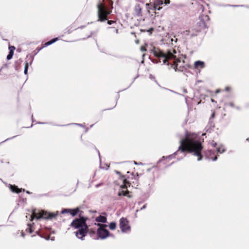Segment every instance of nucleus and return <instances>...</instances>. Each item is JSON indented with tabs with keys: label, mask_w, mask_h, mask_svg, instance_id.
<instances>
[{
	"label": "nucleus",
	"mask_w": 249,
	"mask_h": 249,
	"mask_svg": "<svg viewBox=\"0 0 249 249\" xmlns=\"http://www.w3.org/2000/svg\"><path fill=\"white\" fill-rule=\"evenodd\" d=\"M186 135L185 139L180 141V145L178 150L174 153V155H176L179 153H182L183 156L185 157V152L188 151L197 156V160H201L202 158L201 150L203 147L197 135L196 134L188 133H186Z\"/></svg>",
	"instance_id": "nucleus-1"
},
{
	"label": "nucleus",
	"mask_w": 249,
	"mask_h": 249,
	"mask_svg": "<svg viewBox=\"0 0 249 249\" xmlns=\"http://www.w3.org/2000/svg\"><path fill=\"white\" fill-rule=\"evenodd\" d=\"M87 218L80 217L79 218L74 219L71 223L70 226L77 231H75L76 236L81 239L84 240L87 235L89 227L86 224Z\"/></svg>",
	"instance_id": "nucleus-2"
},
{
	"label": "nucleus",
	"mask_w": 249,
	"mask_h": 249,
	"mask_svg": "<svg viewBox=\"0 0 249 249\" xmlns=\"http://www.w3.org/2000/svg\"><path fill=\"white\" fill-rule=\"evenodd\" d=\"M153 54L157 58L156 59V63H162V64L169 65L172 64V58H175L174 53H177V52L173 49H171L168 51L167 53H164L160 51L153 50L152 51Z\"/></svg>",
	"instance_id": "nucleus-3"
},
{
	"label": "nucleus",
	"mask_w": 249,
	"mask_h": 249,
	"mask_svg": "<svg viewBox=\"0 0 249 249\" xmlns=\"http://www.w3.org/2000/svg\"><path fill=\"white\" fill-rule=\"evenodd\" d=\"M113 2L112 0H102L97 4L98 16H108L112 12Z\"/></svg>",
	"instance_id": "nucleus-4"
},
{
	"label": "nucleus",
	"mask_w": 249,
	"mask_h": 249,
	"mask_svg": "<svg viewBox=\"0 0 249 249\" xmlns=\"http://www.w3.org/2000/svg\"><path fill=\"white\" fill-rule=\"evenodd\" d=\"M176 54L174 53L175 58H173L171 61L173 69L178 71L186 70L189 67L188 64L181 58H177Z\"/></svg>",
	"instance_id": "nucleus-5"
},
{
	"label": "nucleus",
	"mask_w": 249,
	"mask_h": 249,
	"mask_svg": "<svg viewBox=\"0 0 249 249\" xmlns=\"http://www.w3.org/2000/svg\"><path fill=\"white\" fill-rule=\"evenodd\" d=\"M170 2V0H157L156 3L154 4L153 7L151 3H147L146 4V8L148 14H151V16H153V13H157L156 12V9L160 10L161 8L160 7H159L160 5H162L163 3L165 4H169Z\"/></svg>",
	"instance_id": "nucleus-6"
},
{
	"label": "nucleus",
	"mask_w": 249,
	"mask_h": 249,
	"mask_svg": "<svg viewBox=\"0 0 249 249\" xmlns=\"http://www.w3.org/2000/svg\"><path fill=\"white\" fill-rule=\"evenodd\" d=\"M97 225L100 227L97 230V234L100 239H104L112 236V234H110L109 231L105 229L107 227V225L98 224Z\"/></svg>",
	"instance_id": "nucleus-7"
},
{
	"label": "nucleus",
	"mask_w": 249,
	"mask_h": 249,
	"mask_svg": "<svg viewBox=\"0 0 249 249\" xmlns=\"http://www.w3.org/2000/svg\"><path fill=\"white\" fill-rule=\"evenodd\" d=\"M56 214L53 213H48L47 212L42 211L40 213L38 216L37 215V214L35 213H33L32 216H31V220H32L35 217H36L37 219H39L40 218H43L45 219L47 218H52L54 217Z\"/></svg>",
	"instance_id": "nucleus-8"
},
{
	"label": "nucleus",
	"mask_w": 249,
	"mask_h": 249,
	"mask_svg": "<svg viewBox=\"0 0 249 249\" xmlns=\"http://www.w3.org/2000/svg\"><path fill=\"white\" fill-rule=\"evenodd\" d=\"M123 183L124 184L121 186V190L119 192L118 196H126L129 198L131 197V196L129 194V192L126 190V185H128L129 186H130V183L128 181H127L126 179H124Z\"/></svg>",
	"instance_id": "nucleus-9"
},
{
	"label": "nucleus",
	"mask_w": 249,
	"mask_h": 249,
	"mask_svg": "<svg viewBox=\"0 0 249 249\" xmlns=\"http://www.w3.org/2000/svg\"><path fill=\"white\" fill-rule=\"evenodd\" d=\"M120 228L123 232H127L130 231V227L128 225L127 220L122 217L120 220Z\"/></svg>",
	"instance_id": "nucleus-10"
},
{
	"label": "nucleus",
	"mask_w": 249,
	"mask_h": 249,
	"mask_svg": "<svg viewBox=\"0 0 249 249\" xmlns=\"http://www.w3.org/2000/svg\"><path fill=\"white\" fill-rule=\"evenodd\" d=\"M198 10V14L200 15V16H208V14L210 13V11L209 10V8H208L207 9L202 4H198L197 5Z\"/></svg>",
	"instance_id": "nucleus-11"
},
{
	"label": "nucleus",
	"mask_w": 249,
	"mask_h": 249,
	"mask_svg": "<svg viewBox=\"0 0 249 249\" xmlns=\"http://www.w3.org/2000/svg\"><path fill=\"white\" fill-rule=\"evenodd\" d=\"M205 155L206 159L212 160L213 161L216 160L217 156H215L214 153L211 150L205 151Z\"/></svg>",
	"instance_id": "nucleus-12"
},
{
	"label": "nucleus",
	"mask_w": 249,
	"mask_h": 249,
	"mask_svg": "<svg viewBox=\"0 0 249 249\" xmlns=\"http://www.w3.org/2000/svg\"><path fill=\"white\" fill-rule=\"evenodd\" d=\"M206 28V25L204 20L201 19L196 24V29L197 32H200L201 30Z\"/></svg>",
	"instance_id": "nucleus-13"
},
{
	"label": "nucleus",
	"mask_w": 249,
	"mask_h": 249,
	"mask_svg": "<svg viewBox=\"0 0 249 249\" xmlns=\"http://www.w3.org/2000/svg\"><path fill=\"white\" fill-rule=\"evenodd\" d=\"M95 221L97 222L101 223H106L107 221V218L106 216L99 215L95 218Z\"/></svg>",
	"instance_id": "nucleus-14"
},
{
	"label": "nucleus",
	"mask_w": 249,
	"mask_h": 249,
	"mask_svg": "<svg viewBox=\"0 0 249 249\" xmlns=\"http://www.w3.org/2000/svg\"><path fill=\"white\" fill-rule=\"evenodd\" d=\"M195 68H203L205 66L204 62L201 61H197L194 64Z\"/></svg>",
	"instance_id": "nucleus-15"
},
{
	"label": "nucleus",
	"mask_w": 249,
	"mask_h": 249,
	"mask_svg": "<svg viewBox=\"0 0 249 249\" xmlns=\"http://www.w3.org/2000/svg\"><path fill=\"white\" fill-rule=\"evenodd\" d=\"M107 17H99L98 20L103 21H104L106 20H107V23L109 25L115 22V20H108L107 18Z\"/></svg>",
	"instance_id": "nucleus-16"
},
{
	"label": "nucleus",
	"mask_w": 249,
	"mask_h": 249,
	"mask_svg": "<svg viewBox=\"0 0 249 249\" xmlns=\"http://www.w3.org/2000/svg\"><path fill=\"white\" fill-rule=\"evenodd\" d=\"M80 212V210L78 208H76L74 209H71L70 213L72 216H74Z\"/></svg>",
	"instance_id": "nucleus-17"
},
{
	"label": "nucleus",
	"mask_w": 249,
	"mask_h": 249,
	"mask_svg": "<svg viewBox=\"0 0 249 249\" xmlns=\"http://www.w3.org/2000/svg\"><path fill=\"white\" fill-rule=\"evenodd\" d=\"M10 189L13 192L18 193L21 191V189H18L16 186L10 185Z\"/></svg>",
	"instance_id": "nucleus-18"
},
{
	"label": "nucleus",
	"mask_w": 249,
	"mask_h": 249,
	"mask_svg": "<svg viewBox=\"0 0 249 249\" xmlns=\"http://www.w3.org/2000/svg\"><path fill=\"white\" fill-rule=\"evenodd\" d=\"M57 40V38H53V39L51 40L50 41L46 42L45 43L44 45H45V46H49V45L53 43L54 42H55Z\"/></svg>",
	"instance_id": "nucleus-19"
},
{
	"label": "nucleus",
	"mask_w": 249,
	"mask_h": 249,
	"mask_svg": "<svg viewBox=\"0 0 249 249\" xmlns=\"http://www.w3.org/2000/svg\"><path fill=\"white\" fill-rule=\"evenodd\" d=\"M109 227L110 229L113 230L116 229V224L115 222H111L109 225Z\"/></svg>",
	"instance_id": "nucleus-20"
},
{
	"label": "nucleus",
	"mask_w": 249,
	"mask_h": 249,
	"mask_svg": "<svg viewBox=\"0 0 249 249\" xmlns=\"http://www.w3.org/2000/svg\"><path fill=\"white\" fill-rule=\"evenodd\" d=\"M217 151L218 152L220 153H222L225 151V149L224 148L223 146H221L217 148Z\"/></svg>",
	"instance_id": "nucleus-21"
},
{
	"label": "nucleus",
	"mask_w": 249,
	"mask_h": 249,
	"mask_svg": "<svg viewBox=\"0 0 249 249\" xmlns=\"http://www.w3.org/2000/svg\"><path fill=\"white\" fill-rule=\"evenodd\" d=\"M13 54L14 53L12 51H9V54L7 56V60H10L12 58Z\"/></svg>",
	"instance_id": "nucleus-22"
},
{
	"label": "nucleus",
	"mask_w": 249,
	"mask_h": 249,
	"mask_svg": "<svg viewBox=\"0 0 249 249\" xmlns=\"http://www.w3.org/2000/svg\"><path fill=\"white\" fill-rule=\"evenodd\" d=\"M29 63L28 62H26L25 63V69H24V72L25 74H26L27 73V71H28V67H29Z\"/></svg>",
	"instance_id": "nucleus-23"
},
{
	"label": "nucleus",
	"mask_w": 249,
	"mask_h": 249,
	"mask_svg": "<svg viewBox=\"0 0 249 249\" xmlns=\"http://www.w3.org/2000/svg\"><path fill=\"white\" fill-rule=\"evenodd\" d=\"M71 209H64L63 210H62V213H70V212H71Z\"/></svg>",
	"instance_id": "nucleus-24"
},
{
	"label": "nucleus",
	"mask_w": 249,
	"mask_h": 249,
	"mask_svg": "<svg viewBox=\"0 0 249 249\" xmlns=\"http://www.w3.org/2000/svg\"><path fill=\"white\" fill-rule=\"evenodd\" d=\"M28 226H29V227L26 230V231H27L29 232L30 233H31L33 232L29 224H28Z\"/></svg>",
	"instance_id": "nucleus-25"
},
{
	"label": "nucleus",
	"mask_w": 249,
	"mask_h": 249,
	"mask_svg": "<svg viewBox=\"0 0 249 249\" xmlns=\"http://www.w3.org/2000/svg\"><path fill=\"white\" fill-rule=\"evenodd\" d=\"M9 49L10 51H12L13 52V53H14V51L15 49V47L14 46H9Z\"/></svg>",
	"instance_id": "nucleus-26"
},
{
	"label": "nucleus",
	"mask_w": 249,
	"mask_h": 249,
	"mask_svg": "<svg viewBox=\"0 0 249 249\" xmlns=\"http://www.w3.org/2000/svg\"><path fill=\"white\" fill-rule=\"evenodd\" d=\"M136 9L137 10H139V12L138 13L139 14H142V13L141 12V9L140 8V7L139 6V5H138V6H136Z\"/></svg>",
	"instance_id": "nucleus-27"
},
{
	"label": "nucleus",
	"mask_w": 249,
	"mask_h": 249,
	"mask_svg": "<svg viewBox=\"0 0 249 249\" xmlns=\"http://www.w3.org/2000/svg\"><path fill=\"white\" fill-rule=\"evenodd\" d=\"M141 50L142 52H145V51H146V49L144 46H142L141 47Z\"/></svg>",
	"instance_id": "nucleus-28"
},
{
	"label": "nucleus",
	"mask_w": 249,
	"mask_h": 249,
	"mask_svg": "<svg viewBox=\"0 0 249 249\" xmlns=\"http://www.w3.org/2000/svg\"><path fill=\"white\" fill-rule=\"evenodd\" d=\"M211 145L213 146V147H215L216 145V143L213 141L211 143Z\"/></svg>",
	"instance_id": "nucleus-29"
},
{
	"label": "nucleus",
	"mask_w": 249,
	"mask_h": 249,
	"mask_svg": "<svg viewBox=\"0 0 249 249\" xmlns=\"http://www.w3.org/2000/svg\"><path fill=\"white\" fill-rule=\"evenodd\" d=\"M173 156V155H171L168 157H166V158L167 159H171Z\"/></svg>",
	"instance_id": "nucleus-30"
},
{
	"label": "nucleus",
	"mask_w": 249,
	"mask_h": 249,
	"mask_svg": "<svg viewBox=\"0 0 249 249\" xmlns=\"http://www.w3.org/2000/svg\"><path fill=\"white\" fill-rule=\"evenodd\" d=\"M101 184H102L99 183V184H96L95 186H96V188H98V187H99V186H100L101 185Z\"/></svg>",
	"instance_id": "nucleus-31"
},
{
	"label": "nucleus",
	"mask_w": 249,
	"mask_h": 249,
	"mask_svg": "<svg viewBox=\"0 0 249 249\" xmlns=\"http://www.w3.org/2000/svg\"><path fill=\"white\" fill-rule=\"evenodd\" d=\"M145 208H146V205H143V206H142V207L141 208V210H142V209H145Z\"/></svg>",
	"instance_id": "nucleus-32"
},
{
	"label": "nucleus",
	"mask_w": 249,
	"mask_h": 249,
	"mask_svg": "<svg viewBox=\"0 0 249 249\" xmlns=\"http://www.w3.org/2000/svg\"><path fill=\"white\" fill-rule=\"evenodd\" d=\"M197 35V34H191V36H196Z\"/></svg>",
	"instance_id": "nucleus-33"
},
{
	"label": "nucleus",
	"mask_w": 249,
	"mask_h": 249,
	"mask_svg": "<svg viewBox=\"0 0 249 249\" xmlns=\"http://www.w3.org/2000/svg\"><path fill=\"white\" fill-rule=\"evenodd\" d=\"M33 58H32V60H31V62H30V65H31V64H32V62H33Z\"/></svg>",
	"instance_id": "nucleus-34"
},
{
	"label": "nucleus",
	"mask_w": 249,
	"mask_h": 249,
	"mask_svg": "<svg viewBox=\"0 0 249 249\" xmlns=\"http://www.w3.org/2000/svg\"><path fill=\"white\" fill-rule=\"evenodd\" d=\"M225 89L228 91L229 89V88L227 87V88H226Z\"/></svg>",
	"instance_id": "nucleus-35"
},
{
	"label": "nucleus",
	"mask_w": 249,
	"mask_h": 249,
	"mask_svg": "<svg viewBox=\"0 0 249 249\" xmlns=\"http://www.w3.org/2000/svg\"><path fill=\"white\" fill-rule=\"evenodd\" d=\"M21 235L23 237L24 236V234L23 232H21Z\"/></svg>",
	"instance_id": "nucleus-36"
},
{
	"label": "nucleus",
	"mask_w": 249,
	"mask_h": 249,
	"mask_svg": "<svg viewBox=\"0 0 249 249\" xmlns=\"http://www.w3.org/2000/svg\"><path fill=\"white\" fill-rule=\"evenodd\" d=\"M214 115V113H213V114L212 115V117H213Z\"/></svg>",
	"instance_id": "nucleus-37"
},
{
	"label": "nucleus",
	"mask_w": 249,
	"mask_h": 249,
	"mask_svg": "<svg viewBox=\"0 0 249 249\" xmlns=\"http://www.w3.org/2000/svg\"><path fill=\"white\" fill-rule=\"evenodd\" d=\"M26 193H28V194H30V193L29 192V191H26Z\"/></svg>",
	"instance_id": "nucleus-38"
},
{
	"label": "nucleus",
	"mask_w": 249,
	"mask_h": 249,
	"mask_svg": "<svg viewBox=\"0 0 249 249\" xmlns=\"http://www.w3.org/2000/svg\"><path fill=\"white\" fill-rule=\"evenodd\" d=\"M136 42L137 43H139V41H138V40H137V41H136Z\"/></svg>",
	"instance_id": "nucleus-39"
},
{
	"label": "nucleus",
	"mask_w": 249,
	"mask_h": 249,
	"mask_svg": "<svg viewBox=\"0 0 249 249\" xmlns=\"http://www.w3.org/2000/svg\"><path fill=\"white\" fill-rule=\"evenodd\" d=\"M76 125H80V124H76Z\"/></svg>",
	"instance_id": "nucleus-40"
},
{
	"label": "nucleus",
	"mask_w": 249,
	"mask_h": 249,
	"mask_svg": "<svg viewBox=\"0 0 249 249\" xmlns=\"http://www.w3.org/2000/svg\"><path fill=\"white\" fill-rule=\"evenodd\" d=\"M165 157L164 156L162 157V159H164Z\"/></svg>",
	"instance_id": "nucleus-41"
}]
</instances>
